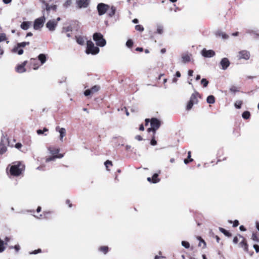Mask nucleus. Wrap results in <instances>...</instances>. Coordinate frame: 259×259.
Here are the masks:
<instances>
[{"instance_id":"11","label":"nucleus","mask_w":259,"mask_h":259,"mask_svg":"<svg viewBox=\"0 0 259 259\" xmlns=\"http://www.w3.org/2000/svg\"><path fill=\"white\" fill-rule=\"evenodd\" d=\"M201 54L204 57L211 58L214 56L215 53L212 50H207L206 49H203L201 51Z\"/></svg>"},{"instance_id":"2","label":"nucleus","mask_w":259,"mask_h":259,"mask_svg":"<svg viewBox=\"0 0 259 259\" xmlns=\"http://www.w3.org/2000/svg\"><path fill=\"white\" fill-rule=\"evenodd\" d=\"M145 126H147L150 122L151 127L147 129V132L149 133L152 132L154 135H155L156 131L159 128L161 125V122L156 118H152L151 119L146 118L145 120Z\"/></svg>"},{"instance_id":"31","label":"nucleus","mask_w":259,"mask_h":259,"mask_svg":"<svg viewBox=\"0 0 259 259\" xmlns=\"http://www.w3.org/2000/svg\"><path fill=\"white\" fill-rule=\"evenodd\" d=\"M193 161V159L191 158V151H189L188 152V157L187 158L184 159V163L186 164H188L190 162H192Z\"/></svg>"},{"instance_id":"4","label":"nucleus","mask_w":259,"mask_h":259,"mask_svg":"<svg viewBox=\"0 0 259 259\" xmlns=\"http://www.w3.org/2000/svg\"><path fill=\"white\" fill-rule=\"evenodd\" d=\"M99 48L95 46L91 40H88L87 42L86 53L88 54L96 55L99 52Z\"/></svg>"},{"instance_id":"1","label":"nucleus","mask_w":259,"mask_h":259,"mask_svg":"<svg viewBox=\"0 0 259 259\" xmlns=\"http://www.w3.org/2000/svg\"><path fill=\"white\" fill-rule=\"evenodd\" d=\"M25 170V165L20 161H16L14 163L10 168V174L13 176H19Z\"/></svg>"},{"instance_id":"6","label":"nucleus","mask_w":259,"mask_h":259,"mask_svg":"<svg viewBox=\"0 0 259 259\" xmlns=\"http://www.w3.org/2000/svg\"><path fill=\"white\" fill-rule=\"evenodd\" d=\"M238 236L239 238L242 239V240L239 243V246L242 248L245 252L249 253L250 255H252L253 253V252H251V253L249 252L248 248L249 245L247 243L246 238L239 234H238Z\"/></svg>"},{"instance_id":"58","label":"nucleus","mask_w":259,"mask_h":259,"mask_svg":"<svg viewBox=\"0 0 259 259\" xmlns=\"http://www.w3.org/2000/svg\"><path fill=\"white\" fill-rule=\"evenodd\" d=\"M135 139L138 141H142L143 140V138L142 137V136H141L140 135H137L135 137Z\"/></svg>"},{"instance_id":"38","label":"nucleus","mask_w":259,"mask_h":259,"mask_svg":"<svg viewBox=\"0 0 259 259\" xmlns=\"http://www.w3.org/2000/svg\"><path fill=\"white\" fill-rule=\"evenodd\" d=\"M223 154H224V152L222 150H220L218 151V161H220L222 160H225L226 159V157H223L222 158H221V155H223Z\"/></svg>"},{"instance_id":"51","label":"nucleus","mask_w":259,"mask_h":259,"mask_svg":"<svg viewBox=\"0 0 259 259\" xmlns=\"http://www.w3.org/2000/svg\"><path fill=\"white\" fill-rule=\"evenodd\" d=\"M157 33L159 34H162L163 33V27L162 26H159L157 27L156 30Z\"/></svg>"},{"instance_id":"57","label":"nucleus","mask_w":259,"mask_h":259,"mask_svg":"<svg viewBox=\"0 0 259 259\" xmlns=\"http://www.w3.org/2000/svg\"><path fill=\"white\" fill-rule=\"evenodd\" d=\"M66 203L67 204H68V206H69V207H71L72 206V203H71V202L70 200H69V199H67V200H66Z\"/></svg>"},{"instance_id":"27","label":"nucleus","mask_w":259,"mask_h":259,"mask_svg":"<svg viewBox=\"0 0 259 259\" xmlns=\"http://www.w3.org/2000/svg\"><path fill=\"white\" fill-rule=\"evenodd\" d=\"M75 39L76 42L80 45H83L84 44V38L82 36H76Z\"/></svg>"},{"instance_id":"17","label":"nucleus","mask_w":259,"mask_h":259,"mask_svg":"<svg viewBox=\"0 0 259 259\" xmlns=\"http://www.w3.org/2000/svg\"><path fill=\"white\" fill-rule=\"evenodd\" d=\"M72 31V27L71 26L69 25L66 27H63L62 28V33H65L66 36L68 37L71 36V34L69 33V32Z\"/></svg>"},{"instance_id":"48","label":"nucleus","mask_w":259,"mask_h":259,"mask_svg":"<svg viewBox=\"0 0 259 259\" xmlns=\"http://www.w3.org/2000/svg\"><path fill=\"white\" fill-rule=\"evenodd\" d=\"M72 4V0H66V1L64 3L63 6L65 8H67L69 7Z\"/></svg>"},{"instance_id":"61","label":"nucleus","mask_w":259,"mask_h":259,"mask_svg":"<svg viewBox=\"0 0 259 259\" xmlns=\"http://www.w3.org/2000/svg\"><path fill=\"white\" fill-rule=\"evenodd\" d=\"M139 130L141 131H143L144 130V125L143 124H141L140 125Z\"/></svg>"},{"instance_id":"10","label":"nucleus","mask_w":259,"mask_h":259,"mask_svg":"<svg viewBox=\"0 0 259 259\" xmlns=\"http://www.w3.org/2000/svg\"><path fill=\"white\" fill-rule=\"evenodd\" d=\"M100 90V87L99 85H95L93 86L91 89L86 90L84 94L85 96H88L90 95H93L98 92Z\"/></svg>"},{"instance_id":"13","label":"nucleus","mask_w":259,"mask_h":259,"mask_svg":"<svg viewBox=\"0 0 259 259\" xmlns=\"http://www.w3.org/2000/svg\"><path fill=\"white\" fill-rule=\"evenodd\" d=\"M29 64L30 67L33 68L34 70L38 69L40 66V64H39L38 60L35 58H31L30 59Z\"/></svg>"},{"instance_id":"43","label":"nucleus","mask_w":259,"mask_h":259,"mask_svg":"<svg viewBox=\"0 0 259 259\" xmlns=\"http://www.w3.org/2000/svg\"><path fill=\"white\" fill-rule=\"evenodd\" d=\"M12 52L14 53H17L18 55H21L23 53V50L22 49L20 48L19 49H18L17 51L15 50V47L13 49Z\"/></svg>"},{"instance_id":"54","label":"nucleus","mask_w":259,"mask_h":259,"mask_svg":"<svg viewBox=\"0 0 259 259\" xmlns=\"http://www.w3.org/2000/svg\"><path fill=\"white\" fill-rule=\"evenodd\" d=\"M253 248H254L256 253L259 252V245H258L257 244H254Z\"/></svg>"},{"instance_id":"26","label":"nucleus","mask_w":259,"mask_h":259,"mask_svg":"<svg viewBox=\"0 0 259 259\" xmlns=\"http://www.w3.org/2000/svg\"><path fill=\"white\" fill-rule=\"evenodd\" d=\"M215 35L217 37H222L223 39H227L229 37L227 34L220 31L216 32Z\"/></svg>"},{"instance_id":"32","label":"nucleus","mask_w":259,"mask_h":259,"mask_svg":"<svg viewBox=\"0 0 259 259\" xmlns=\"http://www.w3.org/2000/svg\"><path fill=\"white\" fill-rule=\"evenodd\" d=\"M63 157L62 154H59L50 156L46 159V162H49L52 160H54L56 158H61Z\"/></svg>"},{"instance_id":"9","label":"nucleus","mask_w":259,"mask_h":259,"mask_svg":"<svg viewBox=\"0 0 259 259\" xmlns=\"http://www.w3.org/2000/svg\"><path fill=\"white\" fill-rule=\"evenodd\" d=\"M250 56V53L246 50H242L238 52L237 58L239 60L244 59L247 60Z\"/></svg>"},{"instance_id":"24","label":"nucleus","mask_w":259,"mask_h":259,"mask_svg":"<svg viewBox=\"0 0 259 259\" xmlns=\"http://www.w3.org/2000/svg\"><path fill=\"white\" fill-rule=\"evenodd\" d=\"M7 151V148L6 146L2 143V141L0 143V154L2 155L6 152Z\"/></svg>"},{"instance_id":"37","label":"nucleus","mask_w":259,"mask_h":259,"mask_svg":"<svg viewBox=\"0 0 259 259\" xmlns=\"http://www.w3.org/2000/svg\"><path fill=\"white\" fill-rule=\"evenodd\" d=\"M242 116L244 119H248L250 117V113L249 111H245L244 112H243Z\"/></svg>"},{"instance_id":"63","label":"nucleus","mask_w":259,"mask_h":259,"mask_svg":"<svg viewBox=\"0 0 259 259\" xmlns=\"http://www.w3.org/2000/svg\"><path fill=\"white\" fill-rule=\"evenodd\" d=\"M181 73L180 72V71H178L176 72V76L178 77H181Z\"/></svg>"},{"instance_id":"47","label":"nucleus","mask_w":259,"mask_h":259,"mask_svg":"<svg viewBox=\"0 0 259 259\" xmlns=\"http://www.w3.org/2000/svg\"><path fill=\"white\" fill-rule=\"evenodd\" d=\"M48 129L46 127H44L42 130H37L36 132L38 135H41L43 134L44 132H48Z\"/></svg>"},{"instance_id":"59","label":"nucleus","mask_w":259,"mask_h":259,"mask_svg":"<svg viewBox=\"0 0 259 259\" xmlns=\"http://www.w3.org/2000/svg\"><path fill=\"white\" fill-rule=\"evenodd\" d=\"M188 74L189 76H192L193 74V70H189L188 71Z\"/></svg>"},{"instance_id":"3","label":"nucleus","mask_w":259,"mask_h":259,"mask_svg":"<svg viewBox=\"0 0 259 259\" xmlns=\"http://www.w3.org/2000/svg\"><path fill=\"white\" fill-rule=\"evenodd\" d=\"M201 98V96L198 92L195 91L193 93L186 106V110L188 111L191 110L194 104H197L198 103V99Z\"/></svg>"},{"instance_id":"29","label":"nucleus","mask_w":259,"mask_h":259,"mask_svg":"<svg viewBox=\"0 0 259 259\" xmlns=\"http://www.w3.org/2000/svg\"><path fill=\"white\" fill-rule=\"evenodd\" d=\"M219 230L220 231V232L223 233L226 236L231 237L232 236V234L230 232L222 227H219Z\"/></svg>"},{"instance_id":"55","label":"nucleus","mask_w":259,"mask_h":259,"mask_svg":"<svg viewBox=\"0 0 259 259\" xmlns=\"http://www.w3.org/2000/svg\"><path fill=\"white\" fill-rule=\"evenodd\" d=\"M239 221L238 220H235L233 222V227H236L237 226H238L239 225Z\"/></svg>"},{"instance_id":"64","label":"nucleus","mask_w":259,"mask_h":259,"mask_svg":"<svg viewBox=\"0 0 259 259\" xmlns=\"http://www.w3.org/2000/svg\"><path fill=\"white\" fill-rule=\"evenodd\" d=\"M164 257L163 256H159L158 255H156L154 257V259H163Z\"/></svg>"},{"instance_id":"28","label":"nucleus","mask_w":259,"mask_h":259,"mask_svg":"<svg viewBox=\"0 0 259 259\" xmlns=\"http://www.w3.org/2000/svg\"><path fill=\"white\" fill-rule=\"evenodd\" d=\"M29 42H22L18 43L17 46L15 47V50L17 51L20 48H24L26 45H29Z\"/></svg>"},{"instance_id":"45","label":"nucleus","mask_w":259,"mask_h":259,"mask_svg":"<svg viewBox=\"0 0 259 259\" xmlns=\"http://www.w3.org/2000/svg\"><path fill=\"white\" fill-rule=\"evenodd\" d=\"M104 164L106 166L107 170H110V169L108 168V167H109V166H112V161H110L109 160H107V161H106L105 162Z\"/></svg>"},{"instance_id":"39","label":"nucleus","mask_w":259,"mask_h":259,"mask_svg":"<svg viewBox=\"0 0 259 259\" xmlns=\"http://www.w3.org/2000/svg\"><path fill=\"white\" fill-rule=\"evenodd\" d=\"M251 239L256 242H259V237L256 233H253L251 236Z\"/></svg>"},{"instance_id":"41","label":"nucleus","mask_w":259,"mask_h":259,"mask_svg":"<svg viewBox=\"0 0 259 259\" xmlns=\"http://www.w3.org/2000/svg\"><path fill=\"white\" fill-rule=\"evenodd\" d=\"M230 91L232 93H235L236 92H238L239 91V89L236 86L232 85L230 88Z\"/></svg>"},{"instance_id":"34","label":"nucleus","mask_w":259,"mask_h":259,"mask_svg":"<svg viewBox=\"0 0 259 259\" xmlns=\"http://www.w3.org/2000/svg\"><path fill=\"white\" fill-rule=\"evenodd\" d=\"M197 238L199 241V246H201V243H203V245L202 248H205L206 246V243L205 241L200 236H197Z\"/></svg>"},{"instance_id":"56","label":"nucleus","mask_w":259,"mask_h":259,"mask_svg":"<svg viewBox=\"0 0 259 259\" xmlns=\"http://www.w3.org/2000/svg\"><path fill=\"white\" fill-rule=\"evenodd\" d=\"M238 237H239L238 235L234 237L233 240V242L234 244H237L238 242Z\"/></svg>"},{"instance_id":"22","label":"nucleus","mask_w":259,"mask_h":259,"mask_svg":"<svg viewBox=\"0 0 259 259\" xmlns=\"http://www.w3.org/2000/svg\"><path fill=\"white\" fill-rule=\"evenodd\" d=\"M44 3H45V5L46 6V10L47 11L49 12L51 10L55 12L56 11V10H57V6L56 5H54L50 6L48 3H46L45 2H44Z\"/></svg>"},{"instance_id":"53","label":"nucleus","mask_w":259,"mask_h":259,"mask_svg":"<svg viewBox=\"0 0 259 259\" xmlns=\"http://www.w3.org/2000/svg\"><path fill=\"white\" fill-rule=\"evenodd\" d=\"M22 147V145L20 143H17L15 145V147L18 149H20Z\"/></svg>"},{"instance_id":"49","label":"nucleus","mask_w":259,"mask_h":259,"mask_svg":"<svg viewBox=\"0 0 259 259\" xmlns=\"http://www.w3.org/2000/svg\"><path fill=\"white\" fill-rule=\"evenodd\" d=\"M133 41L132 39H128L126 41V45L128 48H132L133 46Z\"/></svg>"},{"instance_id":"5","label":"nucleus","mask_w":259,"mask_h":259,"mask_svg":"<svg viewBox=\"0 0 259 259\" xmlns=\"http://www.w3.org/2000/svg\"><path fill=\"white\" fill-rule=\"evenodd\" d=\"M93 38L96 41L98 46L103 47L106 44V40L103 38V35L101 33L96 32L93 34Z\"/></svg>"},{"instance_id":"46","label":"nucleus","mask_w":259,"mask_h":259,"mask_svg":"<svg viewBox=\"0 0 259 259\" xmlns=\"http://www.w3.org/2000/svg\"><path fill=\"white\" fill-rule=\"evenodd\" d=\"M135 29L137 31L142 32L144 30V27L142 25H137L135 26Z\"/></svg>"},{"instance_id":"60","label":"nucleus","mask_w":259,"mask_h":259,"mask_svg":"<svg viewBox=\"0 0 259 259\" xmlns=\"http://www.w3.org/2000/svg\"><path fill=\"white\" fill-rule=\"evenodd\" d=\"M41 252V250L40 249H38L37 250H35L33 251V254H37L38 253H40Z\"/></svg>"},{"instance_id":"50","label":"nucleus","mask_w":259,"mask_h":259,"mask_svg":"<svg viewBox=\"0 0 259 259\" xmlns=\"http://www.w3.org/2000/svg\"><path fill=\"white\" fill-rule=\"evenodd\" d=\"M182 245L185 248H188L190 247V244L188 242L186 241H183L182 242Z\"/></svg>"},{"instance_id":"20","label":"nucleus","mask_w":259,"mask_h":259,"mask_svg":"<svg viewBox=\"0 0 259 259\" xmlns=\"http://www.w3.org/2000/svg\"><path fill=\"white\" fill-rule=\"evenodd\" d=\"M48 149L50 151V153L53 155H57L60 151V149L59 148H56L53 146L49 147Z\"/></svg>"},{"instance_id":"30","label":"nucleus","mask_w":259,"mask_h":259,"mask_svg":"<svg viewBox=\"0 0 259 259\" xmlns=\"http://www.w3.org/2000/svg\"><path fill=\"white\" fill-rule=\"evenodd\" d=\"M116 9L114 6H112L108 13L109 17H112L115 14Z\"/></svg>"},{"instance_id":"19","label":"nucleus","mask_w":259,"mask_h":259,"mask_svg":"<svg viewBox=\"0 0 259 259\" xmlns=\"http://www.w3.org/2000/svg\"><path fill=\"white\" fill-rule=\"evenodd\" d=\"M56 130L59 132L60 139L62 141L63 137L66 135V130L63 127L60 128L59 126L56 127Z\"/></svg>"},{"instance_id":"33","label":"nucleus","mask_w":259,"mask_h":259,"mask_svg":"<svg viewBox=\"0 0 259 259\" xmlns=\"http://www.w3.org/2000/svg\"><path fill=\"white\" fill-rule=\"evenodd\" d=\"M99 250L106 254L109 251V248L107 246H101L99 248Z\"/></svg>"},{"instance_id":"35","label":"nucleus","mask_w":259,"mask_h":259,"mask_svg":"<svg viewBox=\"0 0 259 259\" xmlns=\"http://www.w3.org/2000/svg\"><path fill=\"white\" fill-rule=\"evenodd\" d=\"M7 243H5L4 241L0 238V253L3 252L5 250V245Z\"/></svg>"},{"instance_id":"36","label":"nucleus","mask_w":259,"mask_h":259,"mask_svg":"<svg viewBox=\"0 0 259 259\" xmlns=\"http://www.w3.org/2000/svg\"><path fill=\"white\" fill-rule=\"evenodd\" d=\"M207 102L209 104H213L215 102V98L212 95H210L207 98Z\"/></svg>"},{"instance_id":"62","label":"nucleus","mask_w":259,"mask_h":259,"mask_svg":"<svg viewBox=\"0 0 259 259\" xmlns=\"http://www.w3.org/2000/svg\"><path fill=\"white\" fill-rule=\"evenodd\" d=\"M239 229L241 231H245L246 230V228L243 226H240Z\"/></svg>"},{"instance_id":"25","label":"nucleus","mask_w":259,"mask_h":259,"mask_svg":"<svg viewBox=\"0 0 259 259\" xmlns=\"http://www.w3.org/2000/svg\"><path fill=\"white\" fill-rule=\"evenodd\" d=\"M182 62L184 63H188L190 61V56L188 54H183L182 56Z\"/></svg>"},{"instance_id":"14","label":"nucleus","mask_w":259,"mask_h":259,"mask_svg":"<svg viewBox=\"0 0 259 259\" xmlns=\"http://www.w3.org/2000/svg\"><path fill=\"white\" fill-rule=\"evenodd\" d=\"M220 64L223 70H226L230 65V62L227 58H223Z\"/></svg>"},{"instance_id":"42","label":"nucleus","mask_w":259,"mask_h":259,"mask_svg":"<svg viewBox=\"0 0 259 259\" xmlns=\"http://www.w3.org/2000/svg\"><path fill=\"white\" fill-rule=\"evenodd\" d=\"M242 104V101H237L236 102H235V103L234 104V106L237 109H240L241 107Z\"/></svg>"},{"instance_id":"23","label":"nucleus","mask_w":259,"mask_h":259,"mask_svg":"<svg viewBox=\"0 0 259 259\" xmlns=\"http://www.w3.org/2000/svg\"><path fill=\"white\" fill-rule=\"evenodd\" d=\"M38 59L40 62V65L44 64L46 60L47 57L46 55L44 54H40L38 56Z\"/></svg>"},{"instance_id":"15","label":"nucleus","mask_w":259,"mask_h":259,"mask_svg":"<svg viewBox=\"0 0 259 259\" xmlns=\"http://www.w3.org/2000/svg\"><path fill=\"white\" fill-rule=\"evenodd\" d=\"M57 22L53 20L49 21L46 24V27L51 31L55 30Z\"/></svg>"},{"instance_id":"18","label":"nucleus","mask_w":259,"mask_h":259,"mask_svg":"<svg viewBox=\"0 0 259 259\" xmlns=\"http://www.w3.org/2000/svg\"><path fill=\"white\" fill-rule=\"evenodd\" d=\"M160 179L158 178V175L154 174L152 178L148 177L147 181L150 183H157L160 181Z\"/></svg>"},{"instance_id":"21","label":"nucleus","mask_w":259,"mask_h":259,"mask_svg":"<svg viewBox=\"0 0 259 259\" xmlns=\"http://www.w3.org/2000/svg\"><path fill=\"white\" fill-rule=\"evenodd\" d=\"M31 24V22L30 21H24L21 24V28L23 30H27Z\"/></svg>"},{"instance_id":"40","label":"nucleus","mask_w":259,"mask_h":259,"mask_svg":"<svg viewBox=\"0 0 259 259\" xmlns=\"http://www.w3.org/2000/svg\"><path fill=\"white\" fill-rule=\"evenodd\" d=\"M150 144L152 146H155L157 144V141L155 140V135H154V133L152 134Z\"/></svg>"},{"instance_id":"8","label":"nucleus","mask_w":259,"mask_h":259,"mask_svg":"<svg viewBox=\"0 0 259 259\" xmlns=\"http://www.w3.org/2000/svg\"><path fill=\"white\" fill-rule=\"evenodd\" d=\"M45 21V18L44 17L36 19L34 22V29L35 30L40 29L43 26Z\"/></svg>"},{"instance_id":"52","label":"nucleus","mask_w":259,"mask_h":259,"mask_svg":"<svg viewBox=\"0 0 259 259\" xmlns=\"http://www.w3.org/2000/svg\"><path fill=\"white\" fill-rule=\"evenodd\" d=\"M6 39V34L4 33H0V42L4 41Z\"/></svg>"},{"instance_id":"16","label":"nucleus","mask_w":259,"mask_h":259,"mask_svg":"<svg viewBox=\"0 0 259 259\" xmlns=\"http://www.w3.org/2000/svg\"><path fill=\"white\" fill-rule=\"evenodd\" d=\"M27 62L26 61H25L21 64L18 65L16 68V71L18 73H23L25 72L26 69L25 68V66Z\"/></svg>"},{"instance_id":"12","label":"nucleus","mask_w":259,"mask_h":259,"mask_svg":"<svg viewBox=\"0 0 259 259\" xmlns=\"http://www.w3.org/2000/svg\"><path fill=\"white\" fill-rule=\"evenodd\" d=\"M90 3V0H76V4L79 8H87Z\"/></svg>"},{"instance_id":"44","label":"nucleus","mask_w":259,"mask_h":259,"mask_svg":"<svg viewBox=\"0 0 259 259\" xmlns=\"http://www.w3.org/2000/svg\"><path fill=\"white\" fill-rule=\"evenodd\" d=\"M201 84L203 85L204 88L206 87L208 85V81L205 78H203L201 80Z\"/></svg>"},{"instance_id":"7","label":"nucleus","mask_w":259,"mask_h":259,"mask_svg":"<svg viewBox=\"0 0 259 259\" xmlns=\"http://www.w3.org/2000/svg\"><path fill=\"white\" fill-rule=\"evenodd\" d=\"M110 6L104 3H99L97 5V9L99 16L105 14L109 10Z\"/></svg>"}]
</instances>
